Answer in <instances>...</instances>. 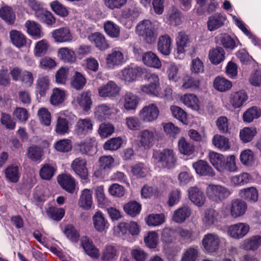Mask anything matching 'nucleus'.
Wrapping results in <instances>:
<instances>
[{
	"label": "nucleus",
	"instance_id": "60",
	"mask_svg": "<svg viewBox=\"0 0 261 261\" xmlns=\"http://www.w3.org/2000/svg\"><path fill=\"white\" fill-rule=\"evenodd\" d=\"M182 85L181 89H187L189 88H198L200 86V81L195 79L189 75H185L182 78Z\"/></svg>",
	"mask_w": 261,
	"mask_h": 261
},
{
	"label": "nucleus",
	"instance_id": "18",
	"mask_svg": "<svg viewBox=\"0 0 261 261\" xmlns=\"http://www.w3.org/2000/svg\"><path fill=\"white\" fill-rule=\"evenodd\" d=\"M248 95L244 90L232 92L229 96V102L234 109L240 108L248 99Z\"/></svg>",
	"mask_w": 261,
	"mask_h": 261
},
{
	"label": "nucleus",
	"instance_id": "57",
	"mask_svg": "<svg viewBox=\"0 0 261 261\" xmlns=\"http://www.w3.org/2000/svg\"><path fill=\"white\" fill-rule=\"evenodd\" d=\"M56 172L54 166L48 164H44L40 170V177L45 180H49L54 176Z\"/></svg>",
	"mask_w": 261,
	"mask_h": 261
},
{
	"label": "nucleus",
	"instance_id": "8",
	"mask_svg": "<svg viewBox=\"0 0 261 261\" xmlns=\"http://www.w3.org/2000/svg\"><path fill=\"white\" fill-rule=\"evenodd\" d=\"M222 240L223 238L216 233H208L204 236L202 244L206 252L213 253L218 250Z\"/></svg>",
	"mask_w": 261,
	"mask_h": 261
},
{
	"label": "nucleus",
	"instance_id": "25",
	"mask_svg": "<svg viewBox=\"0 0 261 261\" xmlns=\"http://www.w3.org/2000/svg\"><path fill=\"white\" fill-rule=\"evenodd\" d=\"M58 181L62 188L67 192L70 193L74 192L75 182L70 175L65 174L59 175L58 177Z\"/></svg>",
	"mask_w": 261,
	"mask_h": 261
},
{
	"label": "nucleus",
	"instance_id": "11",
	"mask_svg": "<svg viewBox=\"0 0 261 261\" xmlns=\"http://www.w3.org/2000/svg\"><path fill=\"white\" fill-rule=\"evenodd\" d=\"M250 226L245 223L239 222L230 225L227 229V232L228 236L236 239L239 240L244 237L249 232Z\"/></svg>",
	"mask_w": 261,
	"mask_h": 261
},
{
	"label": "nucleus",
	"instance_id": "54",
	"mask_svg": "<svg viewBox=\"0 0 261 261\" xmlns=\"http://www.w3.org/2000/svg\"><path fill=\"white\" fill-rule=\"evenodd\" d=\"M261 116V111L256 107H253L248 109L243 115L244 121L251 122L254 119H257Z\"/></svg>",
	"mask_w": 261,
	"mask_h": 261
},
{
	"label": "nucleus",
	"instance_id": "15",
	"mask_svg": "<svg viewBox=\"0 0 261 261\" xmlns=\"http://www.w3.org/2000/svg\"><path fill=\"white\" fill-rule=\"evenodd\" d=\"M247 209V205L246 202L239 199L232 200L229 206L230 214L234 218L244 215Z\"/></svg>",
	"mask_w": 261,
	"mask_h": 261
},
{
	"label": "nucleus",
	"instance_id": "44",
	"mask_svg": "<svg viewBox=\"0 0 261 261\" xmlns=\"http://www.w3.org/2000/svg\"><path fill=\"white\" fill-rule=\"evenodd\" d=\"M231 87V82L223 77L217 76L214 81V88L219 92L227 91L230 89Z\"/></svg>",
	"mask_w": 261,
	"mask_h": 261
},
{
	"label": "nucleus",
	"instance_id": "9",
	"mask_svg": "<svg viewBox=\"0 0 261 261\" xmlns=\"http://www.w3.org/2000/svg\"><path fill=\"white\" fill-rule=\"evenodd\" d=\"M191 47L192 42L189 36L184 33H179L176 39V50L174 54L175 57L179 59H183L185 53Z\"/></svg>",
	"mask_w": 261,
	"mask_h": 261
},
{
	"label": "nucleus",
	"instance_id": "28",
	"mask_svg": "<svg viewBox=\"0 0 261 261\" xmlns=\"http://www.w3.org/2000/svg\"><path fill=\"white\" fill-rule=\"evenodd\" d=\"M0 18L8 24L14 23L16 15L12 8L4 5L0 8Z\"/></svg>",
	"mask_w": 261,
	"mask_h": 261
},
{
	"label": "nucleus",
	"instance_id": "34",
	"mask_svg": "<svg viewBox=\"0 0 261 261\" xmlns=\"http://www.w3.org/2000/svg\"><path fill=\"white\" fill-rule=\"evenodd\" d=\"M27 32L34 39L41 38L43 34L41 31V25L34 21L27 20L25 23Z\"/></svg>",
	"mask_w": 261,
	"mask_h": 261
},
{
	"label": "nucleus",
	"instance_id": "29",
	"mask_svg": "<svg viewBox=\"0 0 261 261\" xmlns=\"http://www.w3.org/2000/svg\"><path fill=\"white\" fill-rule=\"evenodd\" d=\"M221 219L218 212L213 209L206 210L204 213L202 221L205 226H211L217 223Z\"/></svg>",
	"mask_w": 261,
	"mask_h": 261
},
{
	"label": "nucleus",
	"instance_id": "52",
	"mask_svg": "<svg viewBox=\"0 0 261 261\" xmlns=\"http://www.w3.org/2000/svg\"><path fill=\"white\" fill-rule=\"evenodd\" d=\"M104 30L107 34L111 38H117L120 35L119 27L111 21H107L104 23Z\"/></svg>",
	"mask_w": 261,
	"mask_h": 261
},
{
	"label": "nucleus",
	"instance_id": "58",
	"mask_svg": "<svg viewBox=\"0 0 261 261\" xmlns=\"http://www.w3.org/2000/svg\"><path fill=\"white\" fill-rule=\"evenodd\" d=\"M123 208L124 211L129 215L135 217L140 213L141 206L136 201H131L125 204Z\"/></svg>",
	"mask_w": 261,
	"mask_h": 261
},
{
	"label": "nucleus",
	"instance_id": "5",
	"mask_svg": "<svg viewBox=\"0 0 261 261\" xmlns=\"http://www.w3.org/2000/svg\"><path fill=\"white\" fill-rule=\"evenodd\" d=\"M159 133L154 127L141 130L138 134L139 147L144 149H150L158 139Z\"/></svg>",
	"mask_w": 261,
	"mask_h": 261
},
{
	"label": "nucleus",
	"instance_id": "16",
	"mask_svg": "<svg viewBox=\"0 0 261 261\" xmlns=\"http://www.w3.org/2000/svg\"><path fill=\"white\" fill-rule=\"evenodd\" d=\"M86 165V161L81 158H76L71 164L73 170L83 180H86L88 178V172Z\"/></svg>",
	"mask_w": 261,
	"mask_h": 261
},
{
	"label": "nucleus",
	"instance_id": "17",
	"mask_svg": "<svg viewBox=\"0 0 261 261\" xmlns=\"http://www.w3.org/2000/svg\"><path fill=\"white\" fill-rule=\"evenodd\" d=\"M52 37L56 42H70L73 40V37L68 28H62L54 30Z\"/></svg>",
	"mask_w": 261,
	"mask_h": 261
},
{
	"label": "nucleus",
	"instance_id": "27",
	"mask_svg": "<svg viewBox=\"0 0 261 261\" xmlns=\"http://www.w3.org/2000/svg\"><path fill=\"white\" fill-rule=\"evenodd\" d=\"M261 246V236L256 235L245 239L242 244L243 249L255 251Z\"/></svg>",
	"mask_w": 261,
	"mask_h": 261
},
{
	"label": "nucleus",
	"instance_id": "56",
	"mask_svg": "<svg viewBox=\"0 0 261 261\" xmlns=\"http://www.w3.org/2000/svg\"><path fill=\"white\" fill-rule=\"evenodd\" d=\"M176 232L182 240L187 242H191L196 237L194 231L190 229L179 227L176 229Z\"/></svg>",
	"mask_w": 261,
	"mask_h": 261
},
{
	"label": "nucleus",
	"instance_id": "13",
	"mask_svg": "<svg viewBox=\"0 0 261 261\" xmlns=\"http://www.w3.org/2000/svg\"><path fill=\"white\" fill-rule=\"evenodd\" d=\"M93 123L89 118L79 119L74 126V132L79 136H84L92 132Z\"/></svg>",
	"mask_w": 261,
	"mask_h": 261
},
{
	"label": "nucleus",
	"instance_id": "23",
	"mask_svg": "<svg viewBox=\"0 0 261 261\" xmlns=\"http://www.w3.org/2000/svg\"><path fill=\"white\" fill-rule=\"evenodd\" d=\"M81 244L85 252L92 258H97L99 256V250L94 246L92 241L87 237L81 239Z\"/></svg>",
	"mask_w": 261,
	"mask_h": 261
},
{
	"label": "nucleus",
	"instance_id": "38",
	"mask_svg": "<svg viewBox=\"0 0 261 261\" xmlns=\"http://www.w3.org/2000/svg\"><path fill=\"white\" fill-rule=\"evenodd\" d=\"M123 107L127 111L135 110L139 103L138 96L132 93L127 92L123 97Z\"/></svg>",
	"mask_w": 261,
	"mask_h": 261
},
{
	"label": "nucleus",
	"instance_id": "14",
	"mask_svg": "<svg viewBox=\"0 0 261 261\" xmlns=\"http://www.w3.org/2000/svg\"><path fill=\"white\" fill-rule=\"evenodd\" d=\"M119 91V87L113 81H109L98 88V94L101 97H116Z\"/></svg>",
	"mask_w": 261,
	"mask_h": 261
},
{
	"label": "nucleus",
	"instance_id": "1",
	"mask_svg": "<svg viewBox=\"0 0 261 261\" xmlns=\"http://www.w3.org/2000/svg\"><path fill=\"white\" fill-rule=\"evenodd\" d=\"M152 160L156 166L168 169L174 167L177 161L173 150L167 148L154 150Z\"/></svg>",
	"mask_w": 261,
	"mask_h": 261
},
{
	"label": "nucleus",
	"instance_id": "39",
	"mask_svg": "<svg viewBox=\"0 0 261 261\" xmlns=\"http://www.w3.org/2000/svg\"><path fill=\"white\" fill-rule=\"evenodd\" d=\"M9 36L12 44L17 47L20 48L26 45L27 40L25 36L17 30H12Z\"/></svg>",
	"mask_w": 261,
	"mask_h": 261
},
{
	"label": "nucleus",
	"instance_id": "64",
	"mask_svg": "<svg viewBox=\"0 0 261 261\" xmlns=\"http://www.w3.org/2000/svg\"><path fill=\"white\" fill-rule=\"evenodd\" d=\"M197 256V247H190L183 254L181 261H196Z\"/></svg>",
	"mask_w": 261,
	"mask_h": 261
},
{
	"label": "nucleus",
	"instance_id": "61",
	"mask_svg": "<svg viewBox=\"0 0 261 261\" xmlns=\"http://www.w3.org/2000/svg\"><path fill=\"white\" fill-rule=\"evenodd\" d=\"M25 3L35 12L36 17L45 9L44 4L37 0H25Z\"/></svg>",
	"mask_w": 261,
	"mask_h": 261
},
{
	"label": "nucleus",
	"instance_id": "30",
	"mask_svg": "<svg viewBox=\"0 0 261 261\" xmlns=\"http://www.w3.org/2000/svg\"><path fill=\"white\" fill-rule=\"evenodd\" d=\"M50 80L47 75H39L36 81V91L39 93L41 96L45 95L46 92L49 89Z\"/></svg>",
	"mask_w": 261,
	"mask_h": 261
},
{
	"label": "nucleus",
	"instance_id": "3",
	"mask_svg": "<svg viewBox=\"0 0 261 261\" xmlns=\"http://www.w3.org/2000/svg\"><path fill=\"white\" fill-rule=\"evenodd\" d=\"M148 84L140 86L141 92L150 96L156 97L160 88V79L158 74L154 73H147L144 77Z\"/></svg>",
	"mask_w": 261,
	"mask_h": 261
},
{
	"label": "nucleus",
	"instance_id": "37",
	"mask_svg": "<svg viewBox=\"0 0 261 261\" xmlns=\"http://www.w3.org/2000/svg\"><path fill=\"white\" fill-rule=\"evenodd\" d=\"M166 73L169 81L177 82L179 79V67L173 62L166 63Z\"/></svg>",
	"mask_w": 261,
	"mask_h": 261
},
{
	"label": "nucleus",
	"instance_id": "19",
	"mask_svg": "<svg viewBox=\"0 0 261 261\" xmlns=\"http://www.w3.org/2000/svg\"><path fill=\"white\" fill-rule=\"evenodd\" d=\"M225 15L216 13L208 18L207 21V29L210 31H214L222 27L226 21Z\"/></svg>",
	"mask_w": 261,
	"mask_h": 261
},
{
	"label": "nucleus",
	"instance_id": "32",
	"mask_svg": "<svg viewBox=\"0 0 261 261\" xmlns=\"http://www.w3.org/2000/svg\"><path fill=\"white\" fill-rule=\"evenodd\" d=\"M191 214V208L188 205H184L175 211L173 220L177 223H182L190 216Z\"/></svg>",
	"mask_w": 261,
	"mask_h": 261
},
{
	"label": "nucleus",
	"instance_id": "41",
	"mask_svg": "<svg viewBox=\"0 0 261 261\" xmlns=\"http://www.w3.org/2000/svg\"><path fill=\"white\" fill-rule=\"evenodd\" d=\"M208 158L213 166L219 171L223 172V164L224 161V156L219 153L211 151L209 152Z\"/></svg>",
	"mask_w": 261,
	"mask_h": 261
},
{
	"label": "nucleus",
	"instance_id": "42",
	"mask_svg": "<svg viewBox=\"0 0 261 261\" xmlns=\"http://www.w3.org/2000/svg\"><path fill=\"white\" fill-rule=\"evenodd\" d=\"M5 173L7 180L13 183L17 182L20 176L18 167L14 165L8 166L5 169Z\"/></svg>",
	"mask_w": 261,
	"mask_h": 261
},
{
	"label": "nucleus",
	"instance_id": "2",
	"mask_svg": "<svg viewBox=\"0 0 261 261\" xmlns=\"http://www.w3.org/2000/svg\"><path fill=\"white\" fill-rule=\"evenodd\" d=\"M136 33L149 44L154 42L158 36L157 30L152 23L147 19L141 21L137 24Z\"/></svg>",
	"mask_w": 261,
	"mask_h": 261
},
{
	"label": "nucleus",
	"instance_id": "31",
	"mask_svg": "<svg viewBox=\"0 0 261 261\" xmlns=\"http://www.w3.org/2000/svg\"><path fill=\"white\" fill-rule=\"evenodd\" d=\"M233 21H234L236 25L247 36L249 39H250L252 43L255 45H260V40L255 36L252 34L245 27V24L240 19L238 18L236 16L231 15Z\"/></svg>",
	"mask_w": 261,
	"mask_h": 261
},
{
	"label": "nucleus",
	"instance_id": "59",
	"mask_svg": "<svg viewBox=\"0 0 261 261\" xmlns=\"http://www.w3.org/2000/svg\"><path fill=\"white\" fill-rule=\"evenodd\" d=\"M140 10L136 7L125 8L122 11L121 16L122 18L134 21L139 15Z\"/></svg>",
	"mask_w": 261,
	"mask_h": 261
},
{
	"label": "nucleus",
	"instance_id": "12",
	"mask_svg": "<svg viewBox=\"0 0 261 261\" xmlns=\"http://www.w3.org/2000/svg\"><path fill=\"white\" fill-rule=\"evenodd\" d=\"M92 222L95 230L100 233L106 232L110 226L105 215L100 211H97L93 215Z\"/></svg>",
	"mask_w": 261,
	"mask_h": 261
},
{
	"label": "nucleus",
	"instance_id": "35",
	"mask_svg": "<svg viewBox=\"0 0 261 261\" xmlns=\"http://www.w3.org/2000/svg\"><path fill=\"white\" fill-rule=\"evenodd\" d=\"M180 100L186 106L193 110L197 111L199 109V100L193 94H185L181 97Z\"/></svg>",
	"mask_w": 261,
	"mask_h": 261
},
{
	"label": "nucleus",
	"instance_id": "51",
	"mask_svg": "<svg viewBox=\"0 0 261 261\" xmlns=\"http://www.w3.org/2000/svg\"><path fill=\"white\" fill-rule=\"evenodd\" d=\"M257 134L254 127H244L240 131V138L243 143H248L252 140Z\"/></svg>",
	"mask_w": 261,
	"mask_h": 261
},
{
	"label": "nucleus",
	"instance_id": "49",
	"mask_svg": "<svg viewBox=\"0 0 261 261\" xmlns=\"http://www.w3.org/2000/svg\"><path fill=\"white\" fill-rule=\"evenodd\" d=\"M58 56L61 60L67 62H74L76 59L74 51L68 47L59 48Z\"/></svg>",
	"mask_w": 261,
	"mask_h": 261
},
{
	"label": "nucleus",
	"instance_id": "6",
	"mask_svg": "<svg viewBox=\"0 0 261 261\" xmlns=\"http://www.w3.org/2000/svg\"><path fill=\"white\" fill-rule=\"evenodd\" d=\"M106 66L109 69H114L122 65L125 61L123 49L115 47L111 50L106 57Z\"/></svg>",
	"mask_w": 261,
	"mask_h": 261
},
{
	"label": "nucleus",
	"instance_id": "33",
	"mask_svg": "<svg viewBox=\"0 0 261 261\" xmlns=\"http://www.w3.org/2000/svg\"><path fill=\"white\" fill-rule=\"evenodd\" d=\"M89 39L95 44L96 47L100 50H104L109 47V45L106 40L105 37L99 33L92 34L89 36Z\"/></svg>",
	"mask_w": 261,
	"mask_h": 261
},
{
	"label": "nucleus",
	"instance_id": "10",
	"mask_svg": "<svg viewBox=\"0 0 261 261\" xmlns=\"http://www.w3.org/2000/svg\"><path fill=\"white\" fill-rule=\"evenodd\" d=\"M145 69L139 66H128L121 70L120 77L125 82L136 81L145 72Z\"/></svg>",
	"mask_w": 261,
	"mask_h": 261
},
{
	"label": "nucleus",
	"instance_id": "45",
	"mask_svg": "<svg viewBox=\"0 0 261 261\" xmlns=\"http://www.w3.org/2000/svg\"><path fill=\"white\" fill-rule=\"evenodd\" d=\"M214 145L222 151H226L230 148L229 139L220 135H216L212 140Z\"/></svg>",
	"mask_w": 261,
	"mask_h": 261
},
{
	"label": "nucleus",
	"instance_id": "22",
	"mask_svg": "<svg viewBox=\"0 0 261 261\" xmlns=\"http://www.w3.org/2000/svg\"><path fill=\"white\" fill-rule=\"evenodd\" d=\"M143 63L150 67L159 69L162 67V63L157 55L152 51L145 53L142 56Z\"/></svg>",
	"mask_w": 261,
	"mask_h": 261
},
{
	"label": "nucleus",
	"instance_id": "20",
	"mask_svg": "<svg viewBox=\"0 0 261 261\" xmlns=\"http://www.w3.org/2000/svg\"><path fill=\"white\" fill-rule=\"evenodd\" d=\"M193 167L196 173L201 176H208L213 177L215 175V172L212 168L204 161L199 160L193 164Z\"/></svg>",
	"mask_w": 261,
	"mask_h": 261
},
{
	"label": "nucleus",
	"instance_id": "4",
	"mask_svg": "<svg viewBox=\"0 0 261 261\" xmlns=\"http://www.w3.org/2000/svg\"><path fill=\"white\" fill-rule=\"evenodd\" d=\"M206 194L211 200L219 203L230 195V191L222 185L211 184L206 189Z\"/></svg>",
	"mask_w": 261,
	"mask_h": 261
},
{
	"label": "nucleus",
	"instance_id": "47",
	"mask_svg": "<svg viewBox=\"0 0 261 261\" xmlns=\"http://www.w3.org/2000/svg\"><path fill=\"white\" fill-rule=\"evenodd\" d=\"M65 91L58 88L53 90V93L50 98V102L52 105L57 106L62 103L65 100Z\"/></svg>",
	"mask_w": 261,
	"mask_h": 261
},
{
	"label": "nucleus",
	"instance_id": "53",
	"mask_svg": "<svg viewBox=\"0 0 261 261\" xmlns=\"http://www.w3.org/2000/svg\"><path fill=\"white\" fill-rule=\"evenodd\" d=\"M172 116L181 121L182 123H187V114L186 112L176 106H171L170 107Z\"/></svg>",
	"mask_w": 261,
	"mask_h": 261
},
{
	"label": "nucleus",
	"instance_id": "24",
	"mask_svg": "<svg viewBox=\"0 0 261 261\" xmlns=\"http://www.w3.org/2000/svg\"><path fill=\"white\" fill-rule=\"evenodd\" d=\"M114 113L113 107L110 105L101 104L95 108V116L98 120L102 121L109 118Z\"/></svg>",
	"mask_w": 261,
	"mask_h": 261
},
{
	"label": "nucleus",
	"instance_id": "62",
	"mask_svg": "<svg viewBox=\"0 0 261 261\" xmlns=\"http://www.w3.org/2000/svg\"><path fill=\"white\" fill-rule=\"evenodd\" d=\"M122 143L123 140L121 137L113 138L105 143L103 148L106 150H115L121 147Z\"/></svg>",
	"mask_w": 261,
	"mask_h": 261
},
{
	"label": "nucleus",
	"instance_id": "36",
	"mask_svg": "<svg viewBox=\"0 0 261 261\" xmlns=\"http://www.w3.org/2000/svg\"><path fill=\"white\" fill-rule=\"evenodd\" d=\"M208 57L212 64L218 65L224 61L225 51L222 47H217L210 50Z\"/></svg>",
	"mask_w": 261,
	"mask_h": 261
},
{
	"label": "nucleus",
	"instance_id": "7",
	"mask_svg": "<svg viewBox=\"0 0 261 261\" xmlns=\"http://www.w3.org/2000/svg\"><path fill=\"white\" fill-rule=\"evenodd\" d=\"M160 111L155 103H151L144 106L139 111L140 118L145 123H151L158 119Z\"/></svg>",
	"mask_w": 261,
	"mask_h": 261
},
{
	"label": "nucleus",
	"instance_id": "50",
	"mask_svg": "<svg viewBox=\"0 0 261 261\" xmlns=\"http://www.w3.org/2000/svg\"><path fill=\"white\" fill-rule=\"evenodd\" d=\"M240 196L248 201L256 202L258 199V191L254 187L243 189L240 191Z\"/></svg>",
	"mask_w": 261,
	"mask_h": 261
},
{
	"label": "nucleus",
	"instance_id": "48",
	"mask_svg": "<svg viewBox=\"0 0 261 261\" xmlns=\"http://www.w3.org/2000/svg\"><path fill=\"white\" fill-rule=\"evenodd\" d=\"M69 122L61 117H58L55 128L56 133L59 135H64L69 133Z\"/></svg>",
	"mask_w": 261,
	"mask_h": 261
},
{
	"label": "nucleus",
	"instance_id": "43",
	"mask_svg": "<svg viewBox=\"0 0 261 261\" xmlns=\"http://www.w3.org/2000/svg\"><path fill=\"white\" fill-rule=\"evenodd\" d=\"M119 255V252L116 247L112 245L106 246L103 249L101 259L103 261H114Z\"/></svg>",
	"mask_w": 261,
	"mask_h": 261
},
{
	"label": "nucleus",
	"instance_id": "63",
	"mask_svg": "<svg viewBox=\"0 0 261 261\" xmlns=\"http://www.w3.org/2000/svg\"><path fill=\"white\" fill-rule=\"evenodd\" d=\"M241 163L246 166H251L254 162V153L250 149L243 150L240 154Z\"/></svg>",
	"mask_w": 261,
	"mask_h": 261
},
{
	"label": "nucleus",
	"instance_id": "46",
	"mask_svg": "<svg viewBox=\"0 0 261 261\" xmlns=\"http://www.w3.org/2000/svg\"><path fill=\"white\" fill-rule=\"evenodd\" d=\"M91 92L87 91L82 92L77 97V101L80 106L85 111H88L91 108L92 100L91 99Z\"/></svg>",
	"mask_w": 261,
	"mask_h": 261
},
{
	"label": "nucleus",
	"instance_id": "21",
	"mask_svg": "<svg viewBox=\"0 0 261 261\" xmlns=\"http://www.w3.org/2000/svg\"><path fill=\"white\" fill-rule=\"evenodd\" d=\"M190 200L198 206H202L205 202V197L202 191L199 188L194 187L188 190Z\"/></svg>",
	"mask_w": 261,
	"mask_h": 261
},
{
	"label": "nucleus",
	"instance_id": "40",
	"mask_svg": "<svg viewBox=\"0 0 261 261\" xmlns=\"http://www.w3.org/2000/svg\"><path fill=\"white\" fill-rule=\"evenodd\" d=\"M92 196L91 191L87 189H84L80 196L79 204L85 210L90 209L92 205Z\"/></svg>",
	"mask_w": 261,
	"mask_h": 261
},
{
	"label": "nucleus",
	"instance_id": "26",
	"mask_svg": "<svg viewBox=\"0 0 261 261\" xmlns=\"http://www.w3.org/2000/svg\"><path fill=\"white\" fill-rule=\"evenodd\" d=\"M171 40L168 35L160 36L158 42V50L162 55L168 56L171 53Z\"/></svg>",
	"mask_w": 261,
	"mask_h": 261
},
{
	"label": "nucleus",
	"instance_id": "55",
	"mask_svg": "<svg viewBox=\"0 0 261 261\" xmlns=\"http://www.w3.org/2000/svg\"><path fill=\"white\" fill-rule=\"evenodd\" d=\"M86 83V80L84 75L79 72H75L71 81L72 87L76 90L82 89Z\"/></svg>",
	"mask_w": 261,
	"mask_h": 261
}]
</instances>
